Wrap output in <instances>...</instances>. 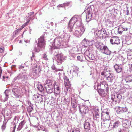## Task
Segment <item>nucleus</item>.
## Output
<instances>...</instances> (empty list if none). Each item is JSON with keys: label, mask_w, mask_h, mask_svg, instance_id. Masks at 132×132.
I'll return each instance as SVG.
<instances>
[{"label": "nucleus", "mask_w": 132, "mask_h": 132, "mask_svg": "<svg viewBox=\"0 0 132 132\" xmlns=\"http://www.w3.org/2000/svg\"><path fill=\"white\" fill-rule=\"evenodd\" d=\"M114 68L116 72L118 73L121 72L122 70V68L120 66H119L117 64H116L114 66Z\"/></svg>", "instance_id": "obj_30"}, {"label": "nucleus", "mask_w": 132, "mask_h": 132, "mask_svg": "<svg viewBox=\"0 0 132 132\" xmlns=\"http://www.w3.org/2000/svg\"><path fill=\"white\" fill-rule=\"evenodd\" d=\"M79 110L81 114L83 116H84L88 113V110L87 108L84 105L80 106Z\"/></svg>", "instance_id": "obj_13"}, {"label": "nucleus", "mask_w": 132, "mask_h": 132, "mask_svg": "<svg viewBox=\"0 0 132 132\" xmlns=\"http://www.w3.org/2000/svg\"><path fill=\"white\" fill-rule=\"evenodd\" d=\"M81 16H80L75 15L72 17L70 20L68 27V30H69V32H71L72 30L73 25L76 22L78 26V23L81 25Z\"/></svg>", "instance_id": "obj_1"}, {"label": "nucleus", "mask_w": 132, "mask_h": 132, "mask_svg": "<svg viewBox=\"0 0 132 132\" xmlns=\"http://www.w3.org/2000/svg\"><path fill=\"white\" fill-rule=\"evenodd\" d=\"M123 27L121 26L119 27L118 28V32L119 34H121L123 31Z\"/></svg>", "instance_id": "obj_44"}, {"label": "nucleus", "mask_w": 132, "mask_h": 132, "mask_svg": "<svg viewBox=\"0 0 132 132\" xmlns=\"http://www.w3.org/2000/svg\"><path fill=\"white\" fill-rule=\"evenodd\" d=\"M119 57L120 58V60L122 61V64H123L126 62V59H125L122 56H120Z\"/></svg>", "instance_id": "obj_47"}, {"label": "nucleus", "mask_w": 132, "mask_h": 132, "mask_svg": "<svg viewBox=\"0 0 132 132\" xmlns=\"http://www.w3.org/2000/svg\"><path fill=\"white\" fill-rule=\"evenodd\" d=\"M96 34L100 38H103L104 37H105L107 35L106 31L104 29L97 31Z\"/></svg>", "instance_id": "obj_14"}, {"label": "nucleus", "mask_w": 132, "mask_h": 132, "mask_svg": "<svg viewBox=\"0 0 132 132\" xmlns=\"http://www.w3.org/2000/svg\"><path fill=\"white\" fill-rule=\"evenodd\" d=\"M83 45L85 47L90 46L93 45V41H90L84 39L82 41Z\"/></svg>", "instance_id": "obj_19"}, {"label": "nucleus", "mask_w": 132, "mask_h": 132, "mask_svg": "<svg viewBox=\"0 0 132 132\" xmlns=\"http://www.w3.org/2000/svg\"><path fill=\"white\" fill-rule=\"evenodd\" d=\"M58 0H52V2L53 4L56 3L57 2Z\"/></svg>", "instance_id": "obj_62"}, {"label": "nucleus", "mask_w": 132, "mask_h": 132, "mask_svg": "<svg viewBox=\"0 0 132 132\" xmlns=\"http://www.w3.org/2000/svg\"><path fill=\"white\" fill-rule=\"evenodd\" d=\"M12 91L15 97L17 98L19 96V94L17 89L13 88L12 89Z\"/></svg>", "instance_id": "obj_31"}, {"label": "nucleus", "mask_w": 132, "mask_h": 132, "mask_svg": "<svg viewBox=\"0 0 132 132\" xmlns=\"http://www.w3.org/2000/svg\"><path fill=\"white\" fill-rule=\"evenodd\" d=\"M92 10L90 7H88L85 11L86 14V20L87 22L90 21L92 18Z\"/></svg>", "instance_id": "obj_9"}, {"label": "nucleus", "mask_w": 132, "mask_h": 132, "mask_svg": "<svg viewBox=\"0 0 132 132\" xmlns=\"http://www.w3.org/2000/svg\"><path fill=\"white\" fill-rule=\"evenodd\" d=\"M120 109H121L122 113L125 112L127 111V109L126 108H123L120 107Z\"/></svg>", "instance_id": "obj_54"}, {"label": "nucleus", "mask_w": 132, "mask_h": 132, "mask_svg": "<svg viewBox=\"0 0 132 132\" xmlns=\"http://www.w3.org/2000/svg\"><path fill=\"white\" fill-rule=\"evenodd\" d=\"M85 59L88 60V59L93 60L95 59V57L93 54H90L88 56H85Z\"/></svg>", "instance_id": "obj_32"}, {"label": "nucleus", "mask_w": 132, "mask_h": 132, "mask_svg": "<svg viewBox=\"0 0 132 132\" xmlns=\"http://www.w3.org/2000/svg\"><path fill=\"white\" fill-rule=\"evenodd\" d=\"M95 113L96 114V113H99V109H95Z\"/></svg>", "instance_id": "obj_59"}, {"label": "nucleus", "mask_w": 132, "mask_h": 132, "mask_svg": "<svg viewBox=\"0 0 132 132\" xmlns=\"http://www.w3.org/2000/svg\"><path fill=\"white\" fill-rule=\"evenodd\" d=\"M43 57L44 59L45 60H48L47 56L46 54H43Z\"/></svg>", "instance_id": "obj_58"}, {"label": "nucleus", "mask_w": 132, "mask_h": 132, "mask_svg": "<svg viewBox=\"0 0 132 132\" xmlns=\"http://www.w3.org/2000/svg\"><path fill=\"white\" fill-rule=\"evenodd\" d=\"M1 53L2 52L4 51V48L2 47L1 48Z\"/></svg>", "instance_id": "obj_60"}, {"label": "nucleus", "mask_w": 132, "mask_h": 132, "mask_svg": "<svg viewBox=\"0 0 132 132\" xmlns=\"http://www.w3.org/2000/svg\"><path fill=\"white\" fill-rule=\"evenodd\" d=\"M92 47H90L88 48H87L85 51L84 54L86 56H85H85H88L90 54V53L92 52Z\"/></svg>", "instance_id": "obj_28"}, {"label": "nucleus", "mask_w": 132, "mask_h": 132, "mask_svg": "<svg viewBox=\"0 0 132 132\" xmlns=\"http://www.w3.org/2000/svg\"><path fill=\"white\" fill-rule=\"evenodd\" d=\"M55 60L58 64H61L63 59V56L60 54H57L55 57Z\"/></svg>", "instance_id": "obj_17"}, {"label": "nucleus", "mask_w": 132, "mask_h": 132, "mask_svg": "<svg viewBox=\"0 0 132 132\" xmlns=\"http://www.w3.org/2000/svg\"><path fill=\"white\" fill-rule=\"evenodd\" d=\"M107 109L105 110L101 113V119L102 120H103L104 122L110 120V117L109 115V112H107Z\"/></svg>", "instance_id": "obj_8"}, {"label": "nucleus", "mask_w": 132, "mask_h": 132, "mask_svg": "<svg viewBox=\"0 0 132 132\" xmlns=\"http://www.w3.org/2000/svg\"><path fill=\"white\" fill-rule=\"evenodd\" d=\"M131 79L130 76H129L125 78V80L127 82H131Z\"/></svg>", "instance_id": "obj_45"}, {"label": "nucleus", "mask_w": 132, "mask_h": 132, "mask_svg": "<svg viewBox=\"0 0 132 132\" xmlns=\"http://www.w3.org/2000/svg\"><path fill=\"white\" fill-rule=\"evenodd\" d=\"M51 68L53 70H55L56 71H58V70H60V69H56L55 66L54 65H53L51 67Z\"/></svg>", "instance_id": "obj_56"}, {"label": "nucleus", "mask_w": 132, "mask_h": 132, "mask_svg": "<svg viewBox=\"0 0 132 132\" xmlns=\"http://www.w3.org/2000/svg\"><path fill=\"white\" fill-rule=\"evenodd\" d=\"M78 68L76 67H71V69L70 71V72L71 75L72 77L78 76Z\"/></svg>", "instance_id": "obj_16"}, {"label": "nucleus", "mask_w": 132, "mask_h": 132, "mask_svg": "<svg viewBox=\"0 0 132 132\" xmlns=\"http://www.w3.org/2000/svg\"><path fill=\"white\" fill-rule=\"evenodd\" d=\"M6 122L5 121H4L3 124L2 126V131H4V130L6 128Z\"/></svg>", "instance_id": "obj_46"}, {"label": "nucleus", "mask_w": 132, "mask_h": 132, "mask_svg": "<svg viewBox=\"0 0 132 132\" xmlns=\"http://www.w3.org/2000/svg\"><path fill=\"white\" fill-rule=\"evenodd\" d=\"M128 5L127 4H125V6L126 7V9L127 10V12H126V15H128L129 14V10H128Z\"/></svg>", "instance_id": "obj_57"}, {"label": "nucleus", "mask_w": 132, "mask_h": 132, "mask_svg": "<svg viewBox=\"0 0 132 132\" xmlns=\"http://www.w3.org/2000/svg\"><path fill=\"white\" fill-rule=\"evenodd\" d=\"M103 44L102 43L98 41L96 42L95 43V44L96 47L99 51L100 50Z\"/></svg>", "instance_id": "obj_27"}, {"label": "nucleus", "mask_w": 132, "mask_h": 132, "mask_svg": "<svg viewBox=\"0 0 132 132\" xmlns=\"http://www.w3.org/2000/svg\"><path fill=\"white\" fill-rule=\"evenodd\" d=\"M91 121L90 119H87L86 121L84 124V128L85 131H88L90 130V123Z\"/></svg>", "instance_id": "obj_15"}, {"label": "nucleus", "mask_w": 132, "mask_h": 132, "mask_svg": "<svg viewBox=\"0 0 132 132\" xmlns=\"http://www.w3.org/2000/svg\"><path fill=\"white\" fill-rule=\"evenodd\" d=\"M35 100L38 103H40L43 101L42 98V96L40 95H36L34 96Z\"/></svg>", "instance_id": "obj_20"}, {"label": "nucleus", "mask_w": 132, "mask_h": 132, "mask_svg": "<svg viewBox=\"0 0 132 132\" xmlns=\"http://www.w3.org/2000/svg\"><path fill=\"white\" fill-rule=\"evenodd\" d=\"M107 79L110 82H112L113 80L114 79V77L112 73H111L106 77Z\"/></svg>", "instance_id": "obj_29"}, {"label": "nucleus", "mask_w": 132, "mask_h": 132, "mask_svg": "<svg viewBox=\"0 0 132 132\" xmlns=\"http://www.w3.org/2000/svg\"><path fill=\"white\" fill-rule=\"evenodd\" d=\"M122 96L120 94L114 93L111 95V100L112 102H114L115 103L119 102L122 99Z\"/></svg>", "instance_id": "obj_7"}, {"label": "nucleus", "mask_w": 132, "mask_h": 132, "mask_svg": "<svg viewBox=\"0 0 132 132\" xmlns=\"http://www.w3.org/2000/svg\"><path fill=\"white\" fill-rule=\"evenodd\" d=\"M70 99L68 97L67 98L65 97V98L64 99L63 102L64 104L68 105L69 103Z\"/></svg>", "instance_id": "obj_38"}, {"label": "nucleus", "mask_w": 132, "mask_h": 132, "mask_svg": "<svg viewBox=\"0 0 132 132\" xmlns=\"http://www.w3.org/2000/svg\"><path fill=\"white\" fill-rule=\"evenodd\" d=\"M120 107H119L117 109L116 112L118 114H121L122 113L121 111V109H120Z\"/></svg>", "instance_id": "obj_51"}, {"label": "nucleus", "mask_w": 132, "mask_h": 132, "mask_svg": "<svg viewBox=\"0 0 132 132\" xmlns=\"http://www.w3.org/2000/svg\"><path fill=\"white\" fill-rule=\"evenodd\" d=\"M125 40L126 41V43L127 44H129L131 43V40L130 39H128V37H126L125 38Z\"/></svg>", "instance_id": "obj_55"}, {"label": "nucleus", "mask_w": 132, "mask_h": 132, "mask_svg": "<svg viewBox=\"0 0 132 132\" xmlns=\"http://www.w3.org/2000/svg\"><path fill=\"white\" fill-rule=\"evenodd\" d=\"M120 124V122L119 121H118L115 122L113 125V127L114 128H116Z\"/></svg>", "instance_id": "obj_43"}, {"label": "nucleus", "mask_w": 132, "mask_h": 132, "mask_svg": "<svg viewBox=\"0 0 132 132\" xmlns=\"http://www.w3.org/2000/svg\"><path fill=\"white\" fill-rule=\"evenodd\" d=\"M93 119L94 120H96L97 122H98L101 119V116L100 115L99 113L95 114V115H93Z\"/></svg>", "instance_id": "obj_25"}, {"label": "nucleus", "mask_w": 132, "mask_h": 132, "mask_svg": "<svg viewBox=\"0 0 132 132\" xmlns=\"http://www.w3.org/2000/svg\"><path fill=\"white\" fill-rule=\"evenodd\" d=\"M62 69H60V70H58V71H56L59 75V76L60 77V76L63 73V72L62 71Z\"/></svg>", "instance_id": "obj_52"}, {"label": "nucleus", "mask_w": 132, "mask_h": 132, "mask_svg": "<svg viewBox=\"0 0 132 132\" xmlns=\"http://www.w3.org/2000/svg\"><path fill=\"white\" fill-rule=\"evenodd\" d=\"M30 20H28L27 22H25L24 24V25H25L26 26L28 24V23L30 21Z\"/></svg>", "instance_id": "obj_63"}, {"label": "nucleus", "mask_w": 132, "mask_h": 132, "mask_svg": "<svg viewBox=\"0 0 132 132\" xmlns=\"http://www.w3.org/2000/svg\"><path fill=\"white\" fill-rule=\"evenodd\" d=\"M99 51L107 55H110L111 54L110 51L108 49L107 46L104 44H103Z\"/></svg>", "instance_id": "obj_12"}, {"label": "nucleus", "mask_w": 132, "mask_h": 132, "mask_svg": "<svg viewBox=\"0 0 132 132\" xmlns=\"http://www.w3.org/2000/svg\"><path fill=\"white\" fill-rule=\"evenodd\" d=\"M110 73V72L109 70H107L106 69H104L101 73V75L104 77H107Z\"/></svg>", "instance_id": "obj_22"}, {"label": "nucleus", "mask_w": 132, "mask_h": 132, "mask_svg": "<svg viewBox=\"0 0 132 132\" xmlns=\"http://www.w3.org/2000/svg\"><path fill=\"white\" fill-rule=\"evenodd\" d=\"M69 4V2H67V3H65L63 4H61L59 5L58 6L61 7L65 6H68Z\"/></svg>", "instance_id": "obj_48"}, {"label": "nucleus", "mask_w": 132, "mask_h": 132, "mask_svg": "<svg viewBox=\"0 0 132 132\" xmlns=\"http://www.w3.org/2000/svg\"><path fill=\"white\" fill-rule=\"evenodd\" d=\"M37 88L38 90L41 92H43L44 91V88L42 85L39 83L37 85Z\"/></svg>", "instance_id": "obj_34"}, {"label": "nucleus", "mask_w": 132, "mask_h": 132, "mask_svg": "<svg viewBox=\"0 0 132 132\" xmlns=\"http://www.w3.org/2000/svg\"><path fill=\"white\" fill-rule=\"evenodd\" d=\"M80 129L79 128H76L75 130V132H80Z\"/></svg>", "instance_id": "obj_61"}, {"label": "nucleus", "mask_w": 132, "mask_h": 132, "mask_svg": "<svg viewBox=\"0 0 132 132\" xmlns=\"http://www.w3.org/2000/svg\"><path fill=\"white\" fill-rule=\"evenodd\" d=\"M54 88V92L55 95V94L59 95L61 91V88L59 83L58 82H56L53 84Z\"/></svg>", "instance_id": "obj_11"}, {"label": "nucleus", "mask_w": 132, "mask_h": 132, "mask_svg": "<svg viewBox=\"0 0 132 132\" xmlns=\"http://www.w3.org/2000/svg\"><path fill=\"white\" fill-rule=\"evenodd\" d=\"M70 85L69 86H66L65 85V87L64 89V92L65 93V95H67V92L69 89V91L70 90H72V89L70 88Z\"/></svg>", "instance_id": "obj_37"}, {"label": "nucleus", "mask_w": 132, "mask_h": 132, "mask_svg": "<svg viewBox=\"0 0 132 132\" xmlns=\"http://www.w3.org/2000/svg\"><path fill=\"white\" fill-rule=\"evenodd\" d=\"M71 106L72 108H76L77 106L76 101L74 102L71 101Z\"/></svg>", "instance_id": "obj_49"}, {"label": "nucleus", "mask_w": 132, "mask_h": 132, "mask_svg": "<svg viewBox=\"0 0 132 132\" xmlns=\"http://www.w3.org/2000/svg\"><path fill=\"white\" fill-rule=\"evenodd\" d=\"M104 90L101 89L98 91L100 95L102 97H105L106 95V94L105 93Z\"/></svg>", "instance_id": "obj_35"}, {"label": "nucleus", "mask_w": 132, "mask_h": 132, "mask_svg": "<svg viewBox=\"0 0 132 132\" xmlns=\"http://www.w3.org/2000/svg\"><path fill=\"white\" fill-rule=\"evenodd\" d=\"M127 55L128 56H132V50H129L127 51Z\"/></svg>", "instance_id": "obj_50"}, {"label": "nucleus", "mask_w": 132, "mask_h": 132, "mask_svg": "<svg viewBox=\"0 0 132 132\" xmlns=\"http://www.w3.org/2000/svg\"><path fill=\"white\" fill-rule=\"evenodd\" d=\"M53 82L51 80L49 79H47L45 82V87H47L48 86H53Z\"/></svg>", "instance_id": "obj_24"}, {"label": "nucleus", "mask_w": 132, "mask_h": 132, "mask_svg": "<svg viewBox=\"0 0 132 132\" xmlns=\"http://www.w3.org/2000/svg\"><path fill=\"white\" fill-rule=\"evenodd\" d=\"M9 92V90H6L5 91L4 93V98H2V100L3 102H4L6 101H7L8 98V93Z\"/></svg>", "instance_id": "obj_23"}, {"label": "nucleus", "mask_w": 132, "mask_h": 132, "mask_svg": "<svg viewBox=\"0 0 132 132\" xmlns=\"http://www.w3.org/2000/svg\"><path fill=\"white\" fill-rule=\"evenodd\" d=\"M35 42V47L34 49L36 52H38L42 48H44L46 45L45 41L44 39V36L42 35Z\"/></svg>", "instance_id": "obj_2"}, {"label": "nucleus", "mask_w": 132, "mask_h": 132, "mask_svg": "<svg viewBox=\"0 0 132 132\" xmlns=\"http://www.w3.org/2000/svg\"><path fill=\"white\" fill-rule=\"evenodd\" d=\"M29 104V106L27 108V110L29 113H30L33 110L32 106L31 105V103Z\"/></svg>", "instance_id": "obj_42"}, {"label": "nucleus", "mask_w": 132, "mask_h": 132, "mask_svg": "<svg viewBox=\"0 0 132 132\" xmlns=\"http://www.w3.org/2000/svg\"><path fill=\"white\" fill-rule=\"evenodd\" d=\"M131 125L130 122L127 120H125L123 122L122 127L118 129V132H123L127 131V129Z\"/></svg>", "instance_id": "obj_5"}, {"label": "nucleus", "mask_w": 132, "mask_h": 132, "mask_svg": "<svg viewBox=\"0 0 132 132\" xmlns=\"http://www.w3.org/2000/svg\"><path fill=\"white\" fill-rule=\"evenodd\" d=\"M25 122L23 121L21 122L19 124L18 127L17 128V129L18 130H20L23 127L25 123Z\"/></svg>", "instance_id": "obj_36"}, {"label": "nucleus", "mask_w": 132, "mask_h": 132, "mask_svg": "<svg viewBox=\"0 0 132 132\" xmlns=\"http://www.w3.org/2000/svg\"><path fill=\"white\" fill-rule=\"evenodd\" d=\"M69 32V30H68L67 31V33H65L64 35V36L63 37V42H64L65 44V45H64V47L65 48H68V50H70L69 48L70 47H71V46L69 45L68 44H66V43L68 42L69 40L70 37V36L69 34V33H70L71 32Z\"/></svg>", "instance_id": "obj_6"}, {"label": "nucleus", "mask_w": 132, "mask_h": 132, "mask_svg": "<svg viewBox=\"0 0 132 132\" xmlns=\"http://www.w3.org/2000/svg\"><path fill=\"white\" fill-rule=\"evenodd\" d=\"M79 27L76 28V30L73 32V34L76 37H80L82 35L84 32L85 28V27L82 25L79 24L78 25Z\"/></svg>", "instance_id": "obj_4"}, {"label": "nucleus", "mask_w": 132, "mask_h": 132, "mask_svg": "<svg viewBox=\"0 0 132 132\" xmlns=\"http://www.w3.org/2000/svg\"><path fill=\"white\" fill-rule=\"evenodd\" d=\"M64 84L66 86H69L70 85L69 80L66 77H65L64 78Z\"/></svg>", "instance_id": "obj_40"}, {"label": "nucleus", "mask_w": 132, "mask_h": 132, "mask_svg": "<svg viewBox=\"0 0 132 132\" xmlns=\"http://www.w3.org/2000/svg\"><path fill=\"white\" fill-rule=\"evenodd\" d=\"M77 98V96L76 94H72L71 97V101H73V102L76 101Z\"/></svg>", "instance_id": "obj_39"}, {"label": "nucleus", "mask_w": 132, "mask_h": 132, "mask_svg": "<svg viewBox=\"0 0 132 132\" xmlns=\"http://www.w3.org/2000/svg\"><path fill=\"white\" fill-rule=\"evenodd\" d=\"M41 71V68L39 67H36V68L33 69V72L34 73H35L36 75V76H38L39 75V73H40Z\"/></svg>", "instance_id": "obj_21"}, {"label": "nucleus", "mask_w": 132, "mask_h": 132, "mask_svg": "<svg viewBox=\"0 0 132 132\" xmlns=\"http://www.w3.org/2000/svg\"><path fill=\"white\" fill-rule=\"evenodd\" d=\"M100 86L101 89L103 90H104V89L108 87L107 85H106L104 82H101Z\"/></svg>", "instance_id": "obj_33"}, {"label": "nucleus", "mask_w": 132, "mask_h": 132, "mask_svg": "<svg viewBox=\"0 0 132 132\" xmlns=\"http://www.w3.org/2000/svg\"><path fill=\"white\" fill-rule=\"evenodd\" d=\"M53 87L54 86L45 87L46 92L50 94L52 93L53 92Z\"/></svg>", "instance_id": "obj_26"}, {"label": "nucleus", "mask_w": 132, "mask_h": 132, "mask_svg": "<svg viewBox=\"0 0 132 132\" xmlns=\"http://www.w3.org/2000/svg\"><path fill=\"white\" fill-rule=\"evenodd\" d=\"M110 42L112 44H118L120 43V40L119 38L117 36L112 37L110 40Z\"/></svg>", "instance_id": "obj_18"}, {"label": "nucleus", "mask_w": 132, "mask_h": 132, "mask_svg": "<svg viewBox=\"0 0 132 132\" xmlns=\"http://www.w3.org/2000/svg\"><path fill=\"white\" fill-rule=\"evenodd\" d=\"M77 60L80 61L82 62L83 60V56L81 54H79L77 56Z\"/></svg>", "instance_id": "obj_41"}, {"label": "nucleus", "mask_w": 132, "mask_h": 132, "mask_svg": "<svg viewBox=\"0 0 132 132\" xmlns=\"http://www.w3.org/2000/svg\"><path fill=\"white\" fill-rule=\"evenodd\" d=\"M128 29L127 27L123 28V31H127L128 30Z\"/></svg>", "instance_id": "obj_64"}, {"label": "nucleus", "mask_w": 132, "mask_h": 132, "mask_svg": "<svg viewBox=\"0 0 132 132\" xmlns=\"http://www.w3.org/2000/svg\"><path fill=\"white\" fill-rule=\"evenodd\" d=\"M19 119V118L18 116H15L14 118L11 128V129L12 130V132H15L16 124L17 123Z\"/></svg>", "instance_id": "obj_10"}, {"label": "nucleus", "mask_w": 132, "mask_h": 132, "mask_svg": "<svg viewBox=\"0 0 132 132\" xmlns=\"http://www.w3.org/2000/svg\"><path fill=\"white\" fill-rule=\"evenodd\" d=\"M34 12H32L30 13H28V14L29 16H28V17H29V18L30 20H31L32 18V15L34 14Z\"/></svg>", "instance_id": "obj_53"}, {"label": "nucleus", "mask_w": 132, "mask_h": 132, "mask_svg": "<svg viewBox=\"0 0 132 132\" xmlns=\"http://www.w3.org/2000/svg\"><path fill=\"white\" fill-rule=\"evenodd\" d=\"M63 40L60 37L56 38L52 42V45H51V48H57L60 46L64 44L63 43Z\"/></svg>", "instance_id": "obj_3"}]
</instances>
